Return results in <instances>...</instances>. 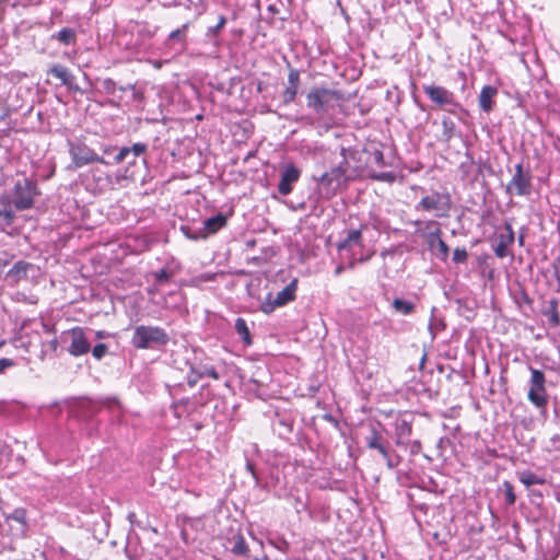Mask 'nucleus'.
<instances>
[{
	"label": "nucleus",
	"instance_id": "46",
	"mask_svg": "<svg viewBox=\"0 0 560 560\" xmlns=\"http://www.w3.org/2000/svg\"><path fill=\"white\" fill-rule=\"evenodd\" d=\"M200 378L201 377L199 376V374L194 373L192 370L190 369V373L187 376V384L189 385V387H194Z\"/></svg>",
	"mask_w": 560,
	"mask_h": 560
},
{
	"label": "nucleus",
	"instance_id": "60",
	"mask_svg": "<svg viewBox=\"0 0 560 560\" xmlns=\"http://www.w3.org/2000/svg\"><path fill=\"white\" fill-rule=\"evenodd\" d=\"M136 90H137V88H136V85H135V84H129V85H127V91H131V92H133V91H136Z\"/></svg>",
	"mask_w": 560,
	"mask_h": 560
},
{
	"label": "nucleus",
	"instance_id": "3",
	"mask_svg": "<svg viewBox=\"0 0 560 560\" xmlns=\"http://www.w3.org/2000/svg\"><path fill=\"white\" fill-rule=\"evenodd\" d=\"M37 195L39 190L35 180L26 177L16 180L11 198L14 209L18 211L31 209Z\"/></svg>",
	"mask_w": 560,
	"mask_h": 560
},
{
	"label": "nucleus",
	"instance_id": "20",
	"mask_svg": "<svg viewBox=\"0 0 560 560\" xmlns=\"http://www.w3.org/2000/svg\"><path fill=\"white\" fill-rule=\"evenodd\" d=\"M558 307L559 301L557 299H551L541 311L542 315L547 317L549 326L553 328L560 326V313Z\"/></svg>",
	"mask_w": 560,
	"mask_h": 560
},
{
	"label": "nucleus",
	"instance_id": "52",
	"mask_svg": "<svg viewBox=\"0 0 560 560\" xmlns=\"http://www.w3.org/2000/svg\"><path fill=\"white\" fill-rule=\"evenodd\" d=\"M115 150H116V148L113 145H104L102 148V152L104 155H110Z\"/></svg>",
	"mask_w": 560,
	"mask_h": 560
},
{
	"label": "nucleus",
	"instance_id": "8",
	"mask_svg": "<svg viewBox=\"0 0 560 560\" xmlns=\"http://www.w3.org/2000/svg\"><path fill=\"white\" fill-rule=\"evenodd\" d=\"M533 190L532 174L525 171L522 163L515 165V173L505 187L510 196H529Z\"/></svg>",
	"mask_w": 560,
	"mask_h": 560
},
{
	"label": "nucleus",
	"instance_id": "50",
	"mask_svg": "<svg viewBox=\"0 0 560 560\" xmlns=\"http://www.w3.org/2000/svg\"><path fill=\"white\" fill-rule=\"evenodd\" d=\"M80 408H81L82 410H86L88 416H90V415H92V413H94V412H95V408H94L93 404H92V402H90V401H84V402H82V404H81V406H80Z\"/></svg>",
	"mask_w": 560,
	"mask_h": 560
},
{
	"label": "nucleus",
	"instance_id": "19",
	"mask_svg": "<svg viewBox=\"0 0 560 560\" xmlns=\"http://www.w3.org/2000/svg\"><path fill=\"white\" fill-rule=\"evenodd\" d=\"M362 245V233L360 229L350 230L347 236L337 244L339 252L350 250L355 246Z\"/></svg>",
	"mask_w": 560,
	"mask_h": 560
},
{
	"label": "nucleus",
	"instance_id": "18",
	"mask_svg": "<svg viewBox=\"0 0 560 560\" xmlns=\"http://www.w3.org/2000/svg\"><path fill=\"white\" fill-rule=\"evenodd\" d=\"M498 94V89L492 85H485L479 94V107L482 112L489 113L492 110L493 98Z\"/></svg>",
	"mask_w": 560,
	"mask_h": 560
},
{
	"label": "nucleus",
	"instance_id": "24",
	"mask_svg": "<svg viewBox=\"0 0 560 560\" xmlns=\"http://www.w3.org/2000/svg\"><path fill=\"white\" fill-rule=\"evenodd\" d=\"M518 479L527 488L534 486V485H544L545 479L539 477L538 475L534 474L530 470H524L518 472Z\"/></svg>",
	"mask_w": 560,
	"mask_h": 560
},
{
	"label": "nucleus",
	"instance_id": "2",
	"mask_svg": "<svg viewBox=\"0 0 560 560\" xmlns=\"http://www.w3.org/2000/svg\"><path fill=\"white\" fill-rule=\"evenodd\" d=\"M341 100L342 95L339 91L327 88H313L306 94L307 107L319 115L327 113Z\"/></svg>",
	"mask_w": 560,
	"mask_h": 560
},
{
	"label": "nucleus",
	"instance_id": "11",
	"mask_svg": "<svg viewBox=\"0 0 560 560\" xmlns=\"http://www.w3.org/2000/svg\"><path fill=\"white\" fill-rule=\"evenodd\" d=\"M301 171L292 163L285 164L281 178L278 184V191L282 196H288L292 191V185L299 180Z\"/></svg>",
	"mask_w": 560,
	"mask_h": 560
},
{
	"label": "nucleus",
	"instance_id": "51",
	"mask_svg": "<svg viewBox=\"0 0 560 560\" xmlns=\"http://www.w3.org/2000/svg\"><path fill=\"white\" fill-rule=\"evenodd\" d=\"M246 469H247V471H249V472L252 474V476L254 477V479H255L256 481H258V478H257L256 472H255L254 464H253V463H250L249 460H247V463H246Z\"/></svg>",
	"mask_w": 560,
	"mask_h": 560
},
{
	"label": "nucleus",
	"instance_id": "15",
	"mask_svg": "<svg viewBox=\"0 0 560 560\" xmlns=\"http://www.w3.org/2000/svg\"><path fill=\"white\" fill-rule=\"evenodd\" d=\"M514 242V231L511 224H505V233H501L498 242L493 245V252L497 257L504 258L508 256V247Z\"/></svg>",
	"mask_w": 560,
	"mask_h": 560
},
{
	"label": "nucleus",
	"instance_id": "26",
	"mask_svg": "<svg viewBox=\"0 0 560 560\" xmlns=\"http://www.w3.org/2000/svg\"><path fill=\"white\" fill-rule=\"evenodd\" d=\"M233 546L231 548V551L235 556H247L248 547L245 542L244 537L241 534H237L232 539Z\"/></svg>",
	"mask_w": 560,
	"mask_h": 560
},
{
	"label": "nucleus",
	"instance_id": "32",
	"mask_svg": "<svg viewBox=\"0 0 560 560\" xmlns=\"http://www.w3.org/2000/svg\"><path fill=\"white\" fill-rule=\"evenodd\" d=\"M5 518L15 521L23 526H26V511L22 508L15 509L11 514L7 515Z\"/></svg>",
	"mask_w": 560,
	"mask_h": 560
},
{
	"label": "nucleus",
	"instance_id": "22",
	"mask_svg": "<svg viewBox=\"0 0 560 560\" xmlns=\"http://www.w3.org/2000/svg\"><path fill=\"white\" fill-rule=\"evenodd\" d=\"M51 37L61 43L62 45L68 46L75 43L77 33L73 28L63 27L57 34H54Z\"/></svg>",
	"mask_w": 560,
	"mask_h": 560
},
{
	"label": "nucleus",
	"instance_id": "13",
	"mask_svg": "<svg viewBox=\"0 0 560 560\" xmlns=\"http://www.w3.org/2000/svg\"><path fill=\"white\" fill-rule=\"evenodd\" d=\"M48 75H52L61 81L69 90L79 91V88L74 84L75 77L69 71V69L60 63H54L48 70Z\"/></svg>",
	"mask_w": 560,
	"mask_h": 560
},
{
	"label": "nucleus",
	"instance_id": "5",
	"mask_svg": "<svg viewBox=\"0 0 560 560\" xmlns=\"http://www.w3.org/2000/svg\"><path fill=\"white\" fill-rule=\"evenodd\" d=\"M529 371L530 380L527 398L535 407L545 409L548 405L545 373L533 366H529Z\"/></svg>",
	"mask_w": 560,
	"mask_h": 560
},
{
	"label": "nucleus",
	"instance_id": "58",
	"mask_svg": "<svg viewBox=\"0 0 560 560\" xmlns=\"http://www.w3.org/2000/svg\"><path fill=\"white\" fill-rule=\"evenodd\" d=\"M106 335H107V334H106V331H104V330H98V331L96 332V337H97L98 339L104 338Z\"/></svg>",
	"mask_w": 560,
	"mask_h": 560
},
{
	"label": "nucleus",
	"instance_id": "59",
	"mask_svg": "<svg viewBox=\"0 0 560 560\" xmlns=\"http://www.w3.org/2000/svg\"><path fill=\"white\" fill-rule=\"evenodd\" d=\"M106 404H107L108 406H110L112 404H117V399H116V398H107V399H106Z\"/></svg>",
	"mask_w": 560,
	"mask_h": 560
},
{
	"label": "nucleus",
	"instance_id": "40",
	"mask_svg": "<svg viewBox=\"0 0 560 560\" xmlns=\"http://www.w3.org/2000/svg\"><path fill=\"white\" fill-rule=\"evenodd\" d=\"M107 352V346L105 343H97L92 349V355L96 360H101Z\"/></svg>",
	"mask_w": 560,
	"mask_h": 560
},
{
	"label": "nucleus",
	"instance_id": "57",
	"mask_svg": "<svg viewBox=\"0 0 560 560\" xmlns=\"http://www.w3.org/2000/svg\"><path fill=\"white\" fill-rule=\"evenodd\" d=\"M523 301L527 304L532 303V299L525 292L523 293Z\"/></svg>",
	"mask_w": 560,
	"mask_h": 560
},
{
	"label": "nucleus",
	"instance_id": "23",
	"mask_svg": "<svg viewBox=\"0 0 560 560\" xmlns=\"http://www.w3.org/2000/svg\"><path fill=\"white\" fill-rule=\"evenodd\" d=\"M234 327H235V330H236L237 335L243 340V342L246 346H250L253 340H252V336H250V332H249V329H248L246 320L244 318H242V317H238L235 320V326Z\"/></svg>",
	"mask_w": 560,
	"mask_h": 560
},
{
	"label": "nucleus",
	"instance_id": "61",
	"mask_svg": "<svg viewBox=\"0 0 560 560\" xmlns=\"http://www.w3.org/2000/svg\"><path fill=\"white\" fill-rule=\"evenodd\" d=\"M57 345H58V342H57V340H56V339H55V340H52V341L50 342V347H51L54 350H56V349H57Z\"/></svg>",
	"mask_w": 560,
	"mask_h": 560
},
{
	"label": "nucleus",
	"instance_id": "37",
	"mask_svg": "<svg viewBox=\"0 0 560 560\" xmlns=\"http://www.w3.org/2000/svg\"><path fill=\"white\" fill-rule=\"evenodd\" d=\"M373 179L386 183H394L396 179V175L392 172H381L371 175Z\"/></svg>",
	"mask_w": 560,
	"mask_h": 560
},
{
	"label": "nucleus",
	"instance_id": "30",
	"mask_svg": "<svg viewBox=\"0 0 560 560\" xmlns=\"http://www.w3.org/2000/svg\"><path fill=\"white\" fill-rule=\"evenodd\" d=\"M180 231L187 238L192 240V241L207 238V233H202L200 231V229L192 231L188 225H182Z\"/></svg>",
	"mask_w": 560,
	"mask_h": 560
},
{
	"label": "nucleus",
	"instance_id": "25",
	"mask_svg": "<svg viewBox=\"0 0 560 560\" xmlns=\"http://www.w3.org/2000/svg\"><path fill=\"white\" fill-rule=\"evenodd\" d=\"M455 122L450 117H443L441 139L445 142H448L455 136Z\"/></svg>",
	"mask_w": 560,
	"mask_h": 560
},
{
	"label": "nucleus",
	"instance_id": "6",
	"mask_svg": "<svg viewBox=\"0 0 560 560\" xmlns=\"http://www.w3.org/2000/svg\"><path fill=\"white\" fill-rule=\"evenodd\" d=\"M422 90L434 104L452 114H455L456 109H463L462 105L455 100L454 93L444 86L423 84Z\"/></svg>",
	"mask_w": 560,
	"mask_h": 560
},
{
	"label": "nucleus",
	"instance_id": "31",
	"mask_svg": "<svg viewBox=\"0 0 560 560\" xmlns=\"http://www.w3.org/2000/svg\"><path fill=\"white\" fill-rule=\"evenodd\" d=\"M225 24H226V18L224 15H220L218 23L214 26L208 27V30L206 32V36L208 38L215 37L222 31V28L225 26Z\"/></svg>",
	"mask_w": 560,
	"mask_h": 560
},
{
	"label": "nucleus",
	"instance_id": "7",
	"mask_svg": "<svg viewBox=\"0 0 560 560\" xmlns=\"http://www.w3.org/2000/svg\"><path fill=\"white\" fill-rule=\"evenodd\" d=\"M61 341L68 343L67 351L72 357L86 354L91 350V343L85 335V330L81 327H74L63 331Z\"/></svg>",
	"mask_w": 560,
	"mask_h": 560
},
{
	"label": "nucleus",
	"instance_id": "38",
	"mask_svg": "<svg viewBox=\"0 0 560 560\" xmlns=\"http://www.w3.org/2000/svg\"><path fill=\"white\" fill-rule=\"evenodd\" d=\"M468 258V252L465 248H455L453 253V261L455 264H464Z\"/></svg>",
	"mask_w": 560,
	"mask_h": 560
},
{
	"label": "nucleus",
	"instance_id": "64",
	"mask_svg": "<svg viewBox=\"0 0 560 560\" xmlns=\"http://www.w3.org/2000/svg\"><path fill=\"white\" fill-rule=\"evenodd\" d=\"M354 264H355V261H354V260L350 261V267H351V268H352V267H354Z\"/></svg>",
	"mask_w": 560,
	"mask_h": 560
},
{
	"label": "nucleus",
	"instance_id": "56",
	"mask_svg": "<svg viewBox=\"0 0 560 560\" xmlns=\"http://www.w3.org/2000/svg\"><path fill=\"white\" fill-rule=\"evenodd\" d=\"M135 518H136V513H135V512H130V513L128 514V521H129L131 524H133Z\"/></svg>",
	"mask_w": 560,
	"mask_h": 560
},
{
	"label": "nucleus",
	"instance_id": "33",
	"mask_svg": "<svg viewBox=\"0 0 560 560\" xmlns=\"http://www.w3.org/2000/svg\"><path fill=\"white\" fill-rule=\"evenodd\" d=\"M147 149H148V145L145 143H142V142H137L132 147H129V152L133 156V160L130 161V164H135L136 158H138V156L142 155L143 153H145Z\"/></svg>",
	"mask_w": 560,
	"mask_h": 560
},
{
	"label": "nucleus",
	"instance_id": "29",
	"mask_svg": "<svg viewBox=\"0 0 560 560\" xmlns=\"http://www.w3.org/2000/svg\"><path fill=\"white\" fill-rule=\"evenodd\" d=\"M366 446L371 450H375L383 443V438L376 429L371 430V434L365 438Z\"/></svg>",
	"mask_w": 560,
	"mask_h": 560
},
{
	"label": "nucleus",
	"instance_id": "4",
	"mask_svg": "<svg viewBox=\"0 0 560 560\" xmlns=\"http://www.w3.org/2000/svg\"><path fill=\"white\" fill-rule=\"evenodd\" d=\"M69 154L75 168L83 167L92 163L108 165L109 161L98 155L93 149L82 141H68Z\"/></svg>",
	"mask_w": 560,
	"mask_h": 560
},
{
	"label": "nucleus",
	"instance_id": "28",
	"mask_svg": "<svg viewBox=\"0 0 560 560\" xmlns=\"http://www.w3.org/2000/svg\"><path fill=\"white\" fill-rule=\"evenodd\" d=\"M191 370H192L194 373H198L201 378L203 376H210V377H212L214 380H219L220 378L217 370L212 365H202V366H200L198 369L191 366Z\"/></svg>",
	"mask_w": 560,
	"mask_h": 560
},
{
	"label": "nucleus",
	"instance_id": "54",
	"mask_svg": "<svg viewBox=\"0 0 560 560\" xmlns=\"http://www.w3.org/2000/svg\"><path fill=\"white\" fill-rule=\"evenodd\" d=\"M207 10V5L205 3H200L198 7H197V14L198 15H201L202 13H205Z\"/></svg>",
	"mask_w": 560,
	"mask_h": 560
},
{
	"label": "nucleus",
	"instance_id": "27",
	"mask_svg": "<svg viewBox=\"0 0 560 560\" xmlns=\"http://www.w3.org/2000/svg\"><path fill=\"white\" fill-rule=\"evenodd\" d=\"M393 307L397 313L404 315H409L415 311V305L411 302L399 298L393 301Z\"/></svg>",
	"mask_w": 560,
	"mask_h": 560
},
{
	"label": "nucleus",
	"instance_id": "45",
	"mask_svg": "<svg viewBox=\"0 0 560 560\" xmlns=\"http://www.w3.org/2000/svg\"><path fill=\"white\" fill-rule=\"evenodd\" d=\"M373 161H374V163H375V164H377L378 166H385V165H386V163H385V161H384V154H383V152H382V151H380V150H375V151L373 152Z\"/></svg>",
	"mask_w": 560,
	"mask_h": 560
},
{
	"label": "nucleus",
	"instance_id": "62",
	"mask_svg": "<svg viewBox=\"0 0 560 560\" xmlns=\"http://www.w3.org/2000/svg\"><path fill=\"white\" fill-rule=\"evenodd\" d=\"M518 244H520L521 246L524 244V235H523V234H521V235L518 236Z\"/></svg>",
	"mask_w": 560,
	"mask_h": 560
},
{
	"label": "nucleus",
	"instance_id": "41",
	"mask_svg": "<svg viewBox=\"0 0 560 560\" xmlns=\"http://www.w3.org/2000/svg\"><path fill=\"white\" fill-rule=\"evenodd\" d=\"M154 277H155V281L159 284H163V283H166L170 281L171 273L165 269H161L154 273Z\"/></svg>",
	"mask_w": 560,
	"mask_h": 560
},
{
	"label": "nucleus",
	"instance_id": "43",
	"mask_svg": "<svg viewBox=\"0 0 560 560\" xmlns=\"http://www.w3.org/2000/svg\"><path fill=\"white\" fill-rule=\"evenodd\" d=\"M188 26H189V23H186L180 28H177V30L171 32V34L168 35V39L170 40H177V39H179L184 35V33L186 32Z\"/></svg>",
	"mask_w": 560,
	"mask_h": 560
},
{
	"label": "nucleus",
	"instance_id": "35",
	"mask_svg": "<svg viewBox=\"0 0 560 560\" xmlns=\"http://www.w3.org/2000/svg\"><path fill=\"white\" fill-rule=\"evenodd\" d=\"M503 487H504V495H505L506 503L509 505H513L516 501V495L514 493L512 483H510L509 481H505L503 483Z\"/></svg>",
	"mask_w": 560,
	"mask_h": 560
},
{
	"label": "nucleus",
	"instance_id": "10",
	"mask_svg": "<svg viewBox=\"0 0 560 560\" xmlns=\"http://www.w3.org/2000/svg\"><path fill=\"white\" fill-rule=\"evenodd\" d=\"M348 177H343L338 170L331 168L325 172L317 178L320 189L324 190L323 195L326 198H330L336 195L337 190L342 186H346Z\"/></svg>",
	"mask_w": 560,
	"mask_h": 560
},
{
	"label": "nucleus",
	"instance_id": "16",
	"mask_svg": "<svg viewBox=\"0 0 560 560\" xmlns=\"http://www.w3.org/2000/svg\"><path fill=\"white\" fill-rule=\"evenodd\" d=\"M412 432L411 423L405 419L395 422V443L398 446L406 447L409 444Z\"/></svg>",
	"mask_w": 560,
	"mask_h": 560
},
{
	"label": "nucleus",
	"instance_id": "55",
	"mask_svg": "<svg viewBox=\"0 0 560 560\" xmlns=\"http://www.w3.org/2000/svg\"><path fill=\"white\" fill-rule=\"evenodd\" d=\"M345 270V267L342 265H339L336 269H335V276H340L342 273V271Z\"/></svg>",
	"mask_w": 560,
	"mask_h": 560
},
{
	"label": "nucleus",
	"instance_id": "53",
	"mask_svg": "<svg viewBox=\"0 0 560 560\" xmlns=\"http://www.w3.org/2000/svg\"><path fill=\"white\" fill-rule=\"evenodd\" d=\"M132 97L135 101H139L143 98V93L139 90L132 92Z\"/></svg>",
	"mask_w": 560,
	"mask_h": 560
},
{
	"label": "nucleus",
	"instance_id": "1",
	"mask_svg": "<svg viewBox=\"0 0 560 560\" xmlns=\"http://www.w3.org/2000/svg\"><path fill=\"white\" fill-rule=\"evenodd\" d=\"M168 341V334L162 327L139 325L133 329L130 343L138 350H144L163 347Z\"/></svg>",
	"mask_w": 560,
	"mask_h": 560
},
{
	"label": "nucleus",
	"instance_id": "12",
	"mask_svg": "<svg viewBox=\"0 0 560 560\" xmlns=\"http://www.w3.org/2000/svg\"><path fill=\"white\" fill-rule=\"evenodd\" d=\"M448 205V196H444L440 192H433L431 195L424 196L417 206V209L421 208L427 211H439L446 210Z\"/></svg>",
	"mask_w": 560,
	"mask_h": 560
},
{
	"label": "nucleus",
	"instance_id": "34",
	"mask_svg": "<svg viewBox=\"0 0 560 560\" xmlns=\"http://www.w3.org/2000/svg\"><path fill=\"white\" fill-rule=\"evenodd\" d=\"M130 155L129 147H122L118 150L117 154L114 155L113 161H109L108 165H117L122 163Z\"/></svg>",
	"mask_w": 560,
	"mask_h": 560
},
{
	"label": "nucleus",
	"instance_id": "14",
	"mask_svg": "<svg viewBox=\"0 0 560 560\" xmlns=\"http://www.w3.org/2000/svg\"><path fill=\"white\" fill-rule=\"evenodd\" d=\"M300 86V72L298 69L291 68L288 74V85L282 93V103L284 105L291 104L298 94Z\"/></svg>",
	"mask_w": 560,
	"mask_h": 560
},
{
	"label": "nucleus",
	"instance_id": "63",
	"mask_svg": "<svg viewBox=\"0 0 560 560\" xmlns=\"http://www.w3.org/2000/svg\"><path fill=\"white\" fill-rule=\"evenodd\" d=\"M117 90H119L120 92H125V91H127V86H119V88H117Z\"/></svg>",
	"mask_w": 560,
	"mask_h": 560
},
{
	"label": "nucleus",
	"instance_id": "48",
	"mask_svg": "<svg viewBox=\"0 0 560 560\" xmlns=\"http://www.w3.org/2000/svg\"><path fill=\"white\" fill-rule=\"evenodd\" d=\"M376 451H378V453L382 455V457L385 459V462L387 460V458L389 457L390 455V452L389 450L384 445V443H381L378 447L375 448Z\"/></svg>",
	"mask_w": 560,
	"mask_h": 560
},
{
	"label": "nucleus",
	"instance_id": "36",
	"mask_svg": "<svg viewBox=\"0 0 560 560\" xmlns=\"http://www.w3.org/2000/svg\"><path fill=\"white\" fill-rule=\"evenodd\" d=\"M341 156H342V160L334 168L338 170L341 173V175H343V177H347V173L349 170V162L346 156V149H343V148L341 149Z\"/></svg>",
	"mask_w": 560,
	"mask_h": 560
},
{
	"label": "nucleus",
	"instance_id": "21",
	"mask_svg": "<svg viewBox=\"0 0 560 560\" xmlns=\"http://www.w3.org/2000/svg\"><path fill=\"white\" fill-rule=\"evenodd\" d=\"M13 201L10 196H2L0 198V220L11 225L15 219Z\"/></svg>",
	"mask_w": 560,
	"mask_h": 560
},
{
	"label": "nucleus",
	"instance_id": "39",
	"mask_svg": "<svg viewBox=\"0 0 560 560\" xmlns=\"http://www.w3.org/2000/svg\"><path fill=\"white\" fill-rule=\"evenodd\" d=\"M102 89L105 93L114 95L117 91V84L113 79L107 78L102 81Z\"/></svg>",
	"mask_w": 560,
	"mask_h": 560
},
{
	"label": "nucleus",
	"instance_id": "17",
	"mask_svg": "<svg viewBox=\"0 0 560 560\" xmlns=\"http://www.w3.org/2000/svg\"><path fill=\"white\" fill-rule=\"evenodd\" d=\"M226 217L223 213H218L203 221V226L200 229L202 233H207V237L217 233L219 230L226 225Z\"/></svg>",
	"mask_w": 560,
	"mask_h": 560
},
{
	"label": "nucleus",
	"instance_id": "49",
	"mask_svg": "<svg viewBox=\"0 0 560 560\" xmlns=\"http://www.w3.org/2000/svg\"><path fill=\"white\" fill-rule=\"evenodd\" d=\"M27 266L28 264L27 262H24V261H18L15 262V265L13 266V269L15 272H26V269H27Z\"/></svg>",
	"mask_w": 560,
	"mask_h": 560
},
{
	"label": "nucleus",
	"instance_id": "44",
	"mask_svg": "<svg viewBox=\"0 0 560 560\" xmlns=\"http://www.w3.org/2000/svg\"><path fill=\"white\" fill-rule=\"evenodd\" d=\"M438 248L442 255V258L445 259L448 256L450 248L442 238H438Z\"/></svg>",
	"mask_w": 560,
	"mask_h": 560
},
{
	"label": "nucleus",
	"instance_id": "9",
	"mask_svg": "<svg viewBox=\"0 0 560 560\" xmlns=\"http://www.w3.org/2000/svg\"><path fill=\"white\" fill-rule=\"evenodd\" d=\"M298 290V279L294 278L291 282L279 291L276 296L269 293L266 300L261 303L260 310L265 314L272 313L277 307H282L288 303L295 300Z\"/></svg>",
	"mask_w": 560,
	"mask_h": 560
},
{
	"label": "nucleus",
	"instance_id": "47",
	"mask_svg": "<svg viewBox=\"0 0 560 560\" xmlns=\"http://www.w3.org/2000/svg\"><path fill=\"white\" fill-rule=\"evenodd\" d=\"M14 365V361L8 358L0 359V373Z\"/></svg>",
	"mask_w": 560,
	"mask_h": 560
},
{
	"label": "nucleus",
	"instance_id": "42",
	"mask_svg": "<svg viewBox=\"0 0 560 560\" xmlns=\"http://www.w3.org/2000/svg\"><path fill=\"white\" fill-rule=\"evenodd\" d=\"M401 456L396 454V453H390L389 457L387 458L386 460V466L389 468V469H394L396 468L400 462H401Z\"/></svg>",
	"mask_w": 560,
	"mask_h": 560
}]
</instances>
